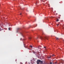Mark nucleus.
Returning a JSON list of instances; mask_svg holds the SVG:
<instances>
[{"mask_svg": "<svg viewBox=\"0 0 64 64\" xmlns=\"http://www.w3.org/2000/svg\"><path fill=\"white\" fill-rule=\"evenodd\" d=\"M30 49V50H31L30 49Z\"/></svg>", "mask_w": 64, "mask_h": 64, "instance_id": "obj_20", "label": "nucleus"}, {"mask_svg": "<svg viewBox=\"0 0 64 64\" xmlns=\"http://www.w3.org/2000/svg\"><path fill=\"white\" fill-rule=\"evenodd\" d=\"M20 40H22V38H20Z\"/></svg>", "mask_w": 64, "mask_h": 64, "instance_id": "obj_17", "label": "nucleus"}, {"mask_svg": "<svg viewBox=\"0 0 64 64\" xmlns=\"http://www.w3.org/2000/svg\"><path fill=\"white\" fill-rule=\"evenodd\" d=\"M24 47H25V48H27V46H26H26H25L24 45Z\"/></svg>", "mask_w": 64, "mask_h": 64, "instance_id": "obj_6", "label": "nucleus"}, {"mask_svg": "<svg viewBox=\"0 0 64 64\" xmlns=\"http://www.w3.org/2000/svg\"><path fill=\"white\" fill-rule=\"evenodd\" d=\"M19 29H20L19 28H17V30H19Z\"/></svg>", "mask_w": 64, "mask_h": 64, "instance_id": "obj_9", "label": "nucleus"}, {"mask_svg": "<svg viewBox=\"0 0 64 64\" xmlns=\"http://www.w3.org/2000/svg\"><path fill=\"white\" fill-rule=\"evenodd\" d=\"M56 22H58V21H59V19H57L56 20Z\"/></svg>", "mask_w": 64, "mask_h": 64, "instance_id": "obj_4", "label": "nucleus"}, {"mask_svg": "<svg viewBox=\"0 0 64 64\" xmlns=\"http://www.w3.org/2000/svg\"><path fill=\"white\" fill-rule=\"evenodd\" d=\"M37 3L36 2V4H37Z\"/></svg>", "mask_w": 64, "mask_h": 64, "instance_id": "obj_19", "label": "nucleus"}, {"mask_svg": "<svg viewBox=\"0 0 64 64\" xmlns=\"http://www.w3.org/2000/svg\"><path fill=\"white\" fill-rule=\"evenodd\" d=\"M21 14H21V13H20V15H21Z\"/></svg>", "mask_w": 64, "mask_h": 64, "instance_id": "obj_18", "label": "nucleus"}, {"mask_svg": "<svg viewBox=\"0 0 64 64\" xmlns=\"http://www.w3.org/2000/svg\"><path fill=\"white\" fill-rule=\"evenodd\" d=\"M27 11H28L27 10Z\"/></svg>", "mask_w": 64, "mask_h": 64, "instance_id": "obj_21", "label": "nucleus"}, {"mask_svg": "<svg viewBox=\"0 0 64 64\" xmlns=\"http://www.w3.org/2000/svg\"><path fill=\"white\" fill-rule=\"evenodd\" d=\"M40 38L41 39H46V37H42L41 36L40 37Z\"/></svg>", "mask_w": 64, "mask_h": 64, "instance_id": "obj_2", "label": "nucleus"}, {"mask_svg": "<svg viewBox=\"0 0 64 64\" xmlns=\"http://www.w3.org/2000/svg\"><path fill=\"white\" fill-rule=\"evenodd\" d=\"M58 25H59V24H57V26H58Z\"/></svg>", "mask_w": 64, "mask_h": 64, "instance_id": "obj_16", "label": "nucleus"}, {"mask_svg": "<svg viewBox=\"0 0 64 64\" xmlns=\"http://www.w3.org/2000/svg\"><path fill=\"white\" fill-rule=\"evenodd\" d=\"M60 61L61 62V63H62V64H63V63L64 62V60H60Z\"/></svg>", "mask_w": 64, "mask_h": 64, "instance_id": "obj_3", "label": "nucleus"}, {"mask_svg": "<svg viewBox=\"0 0 64 64\" xmlns=\"http://www.w3.org/2000/svg\"><path fill=\"white\" fill-rule=\"evenodd\" d=\"M30 46L31 48H33V47L32 46V45H30Z\"/></svg>", "mask_w": 64, "mask_h": 64, "instance_id": "obj_5", "label": "nucleus"}, {"mask_svg": "<svg viewBox=\"0 0 64 64\" xmlns=\"http://www.w3.org/2000/svg\"><path fill=\"white\" fill-rule=\"evenodd\" d=\"M8 30H10V28H8Z\"/></svg>", "mask_w": 64, "mask_h": 64, "instance_id": "obj_11", "label": "nucleus"}, {"mask_svg": "<svg viewBox=\"0 0 64 64\" xmlns=\"http://www.w3.org/2000/svg\"><path fill=\"white\" fill-rule=\"evenodd\" d=\"M56 40H59V38H56Z\"/></svg>", "mask_w": 64, "mask_h": 64, "instance_id": "obj_8", "label": "nucleus"}, {"mask_svg": "<svg viewBox=\"0 0 64 64\" xmlns=\"http://www.w3.org/2000/svg\"><path fill=\"white\" fill-rule=\"evenodd\" d=\"M44 48H46V47H45V46H44Z\"/></svg>", "mask_w": 64, "mask_h": 64, "instance_id": "obj_14", "label": "nucleus"}, {"mask_svg": "<svg viewBox=\"0 0 64 64\" xmlns=\"http://www.w3.org/2000/svg\"><path fill=\"white\" fill-rule=\"evenodd\" d=\"M54 56V55H52V56Z\"/></svg>", "mask_w": 64, "mask_h": 64, "instance_id": "obj_15", "label": "nucleus"}, {"mask_svg": "<svg viewBox=\"0 0 64 64\" xmlns=\"http://www.w3.org/2000/svg\"><path fill=\"white\" fill-rule=\"evenodd\" d=\"M40 62L41 64L43 63V61H41L40 60H37L36 61V63L37 64H39V63Z\"/></svg>", "mask_w": 64, "mask_h": 64, "instance_id": "obj_1", "label": "nucleus"}, {"mask_svg": "<svg viewBox=\"0 0 64 64\" xmlns=\"http://www.w3.org/2000/svg\"><path fill=\"white\" fill-rule=\"evenodd\" d=\"M48 58H51V56H50V57H48Z\"/></svg>", "mask_w": 64, "mask_h": 64, "instance_id": "obj_10", "label": "nucleus"}, {"mask_svg": "<svg viewBox=\"0 0 64 64\" xmlns=\"http://www.w3.org/2000/svg\"><path fill=\"white\" fill-rule=\"evenodd\" d=\"M28 39H31V38L30 37L28 38Z\"/></svg>", "mask_w": 64, "mask_h": 64, "instance_id": "obj_7", "label": "nucleus"}, {"mask_svg": "<svg viewBox=\"0 0 64 64\" xmlns=\"http://www.w3.org/2000/svg\"><path fill=\"white\" fill-rule=\"evenodd\" d=\"M52 62H51L50 63V64H52Z\"/></svg>", "mask_w": 64, "mask_h": 64, "instance_id": "obj_13", "label": "nucleus"}, {"mask_svg": "<svg viewBox=\"0 0 64 64\" xmlns=\"http://www.w3.org/2000/svg\"><path fill=\"white\" fill-rule=\"evenodd\" d=\"M33 53H34V54H35V52H33Z\"/></svg>", "mask_w": 64, "mask_h": 64, "instance_id": "obj_12", "label": "nucleus"}]
</instances>
